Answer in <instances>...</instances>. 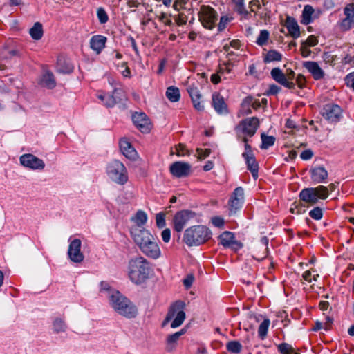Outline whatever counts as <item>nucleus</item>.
<instances>
[{
  "instance_id": "f257e3e1",
  "label": "nucleus",
  "mask_w": 354,
  "mask_h": 354,
  "mask_svg": "<svg viewBox=\"0 0 354 354\" xmlns=\"http://www.w3.org/2000/svg\"><path fill=\"white\" fill-rule=\"evenodd\" d=\"M100 292L108 299L109 305L119 315L127 318H133L136 316V307L118 290L113 288L109 283L101 282Z\"/></svg>"
},
{
  "instance_id": "f03ea898",
  "label": "nucleus",
  "mask_w": 354,
  "mask_h": 354,
  "mask_svg": "<svg viewBox=\"0 0 354 354\" xmlns=\"http://www.w3.org/2000/svg\"><path fill=\"white\" fill-rule=\"evenodd\" d=\"M131 238L141 252L148 258L158 259L161 257L158 242L148 230L133 228Z\"/></svg>"
},
{
  "instance_id": "7ed1b4c3",
  "label": "nucleus",
  "mask_w": 354,
  "mask_h": 354,
  "mask_svg": "<svg viewBox=\"0 0 354 354\" xmlns=\"http://www.w3.org/2000/svg\"><path fill=\"white\" fill-rule=\"evenodd\" d=\"M152 269L149 262L142 256L136 257L129 260L128 264V276L130 280L140 284L149 278Z\"/></svg>"
},
{
  "instance_id": "20e7f679",
  "label": "nucleus",
  "mask_w": 354,
  "mask_h": 354,
  "mask_svg": "<svg viewBox=\"0 0 354 354\" xmlns=\"http://www.w3.org/2000/svg\"><path fill=\"white\" fill-rule=\"evenodd\" d=\"M212 236L210 230L204 225H195L187 228L183 240L188 246H196L205 243Z\"/></svg>"
},
{
  "instance_id": "39448f33",
  "label": "nucleus",
  "mask_w": 354,
  "mask_h": 354,
  "mask_svg": "<svg viewBox=\"0 0 354 354\" xmlns=\"http://www.w3.org/2000/svg\"><path fill=\"white\" fill-rule=\"evenodd\" d=\"M106 174L113 183L124 185L129 180L128 171L125 165L118 160H112L106 165Z\"/></svg>"
},
{
  "instance_id": "423d86ee",
  "label": "nucleus",
  "mask_w": 354,
  "mask_h": 354,
  "mask_svg": "<svg viewBox=\"0 0 354 354\" xmlns=\"http://www.w3.org/2000/svg\"><path fill=\"white\" fill-rule=\"evenodd\" d=\"M185 303L178 300L175 301L169 308L168 313L164 320L162 325L165 326L167 323L172 320L171 327L176 328L180 326L185 319Z\"/></svg>"
},
{
  "instance_id": "0eeeda50",
  "label": "nucleus",
  "mask_w": 354,
  "mask_h": 354,
  "mask_svg": "<svg viewBox=\"0 0 354 354\" xmlns=\"http://www.w3.org/2000/svg\"><path fill=\"white\" fill-rule=\"evenodd\" d=\"M328 196L327 187L319 185L317 187L305 188L299 194L301 201L311 205L316 204L319 199L324 200Z\"/></svg>"
},
{
  "instance_id": "6e6552de",
  "label": "nucleus",
  "mask_w": 354,
  "mask_h": 354,
  "mask_svg": "<svg viewBox=\"0 0 354 354\" xmlns=\"http://www.w3.org/2000/svg\"><path fill=\"white\" fill-rule=\"evenodd\" d=\"M259 120L252 117L243 120L236 127V132L239 138H242L245 144H248L246 136H252L259 126Z\"/></svg>"
},
{
  "instance_id": "1a4fd4ad",
  "label": "nucleus",
  "mask_w": 354,
  "mask_h": 354,
  "mask_svg": "<svg viewBox=\"0 0 354 354\" xmlns=\"http://www.w3.org/2000/svg\"><path fill=\"white\" fill-rule=\"evenodd\" d=\"M196 219L195 212L189 210L180 211L174 217V229L178 232H181L187 223Z\"/></svg>"
},
{
  "instance_id": "9d476101",
  "label": "nucleus",
  "mask_w": 354,
  "mask_h": 354,
  "mask_svg": "<svg viewBox=\"0 0 354 354\" xmlns=\"http://www.w3.org/2000/svg\"><path fill=\"white\" fill-rule=\"evenodd\" d=\"M201 23L205 28L212 30L217 21L216 12L209 6H202L199 12Z\"/></svg>"
},
{
  "instance_id": "9b49d317",
  "label": "nucleus",
  "mask_w": 354,
  "mask_h": 354,
  "mask_svg": "<svg viewBox=\"0 0 354 354\" xmlns=\"http://www.w3.org/2000/svg\"><path fill=\"white\" fill-rule=\"evenodd\" d=\"M20 164L29 169L41 171L45 168L44 161L32 153H25L19 157Z\"/></svg>"
},
{
  "instance_id": "f8f14e48",
  "label": "nucleus",
  "mask_w": 354,
  "mask_h": 354,
  "mask_svg": "<svg viewBox=\"0 0 354 354\" xmlns=\"http://www.w3.org/2000/svg\"><path fill=\"white\" fill-rule=\"evenodd\" d=\"M321 114L329 122L336 123L342 116V110L339 106L329 103L323 106Z\"/></svg>"
},
{
  "instance_id": "ddd939ff",
  "label": "nucleus",
  "mask_w": 354,
  "mask_h": 354,
  "mask_svg": "<svg viewBox=\"0 0 354 354\" xmlns=\"http://www.w3.org/2000/svg\"><path fill=\"white\" fill-rule=\"evenodd\" d=\"M82 242L79 239H69L68 248V259L73 263H80L84 261V256L81 251Z\"/></svg>"
},
{
  "instance_id": "4468645a",
  "label": "nucleus",
  "mask_w": 354,
  "mask_h": 354,
  "mask_svg": "<svg viewBox=\"0 0 354 354\" xmlns=\"http://www.w3.org/2000/svg\"><path fill=\"white\" fill-rule=\"evenodd\" d=\"M244 202V190L241 187H236L229 201V211L230 214H235L239 210Z\"/></svg>"
},
{
  "instance_id": "2eb2a0df",
  "label": "nucleus",
  "mask_w": 354,
  "mask_h": 354,
  "mask_svg": "<svg viewBox=\"0 0 354 354\" xmlns=\"http://www.w3.org/2000/svg\"><path fill=\"white\" fill-rule=\"evenodd\" d=\"M242 156L245 160L248 169L252 173L254 179L257 180L258 178V165L248 144H245V152Z\"/></svg>"
},
{
  "instance_id": "dca6fc26",
  "label": "nucleus",
  "mask_w": 354,
  "mask_h": 354,
  "mask_svg": "<svg viewBox=\"0 0 354 354\" xmlns=\"http://www.w3.org/2000/svg\"><path fill=\"white\" fill-rule=\"evenodd\" d=\"M218 239L222 245L230 248L234 251H237L243 247L241 242L234 239V234L228 231L222 233Z\"/></svg>"
},
{
  "instance_id": "f3484780",
  "label": "nucleus",
  "mask_w": 354,
  "mask_h": 354,
  "mask_svg": "<svg viewBox=\"0 0 354 354\" xmlns=\"http://www.w3.org/2000/svg\"><path fill=\"white\" fill-rule=\"evenodd\" d=\"M344 13L346 16L344 19L339 22V28L342 31H347L354 26V6L349 4L345 7Z\"/></svg>"
},
{
  "instance_id": "a211bd4d",
  "label": "nucleus",
  "mask_w": 354,
  "mask_h": 354,
  "mask_svg": "<svg viewBox=\"0 0 354 354\" xmlns=\"http://www.w3.org/2000/svg\"><path fill=\"white\" fill-rule=\"evenodd\" d=\"M170 172L176 177H185L190 174L191 165L187 162H175L170 166Z\"/></svg>"
},
{
  "instance_id": "6ab92c4d",
  "label": "nucleus",
  "mask_w": 354,
  "mask_h": 354,
  "mask_svg": "<svg viewBox=\"0 0 354 354\" xmlns=\"http://www.w3.org/2000/svg\"><path fill=\"white\" fill-rule=\"evenodd\" d=\"M132 120L134 124L142 133H147L151 129V122L144 113H136L132 115Z\"/></svg>"
},
{
  "instance_id": "aec40b11",
  "label": "nucleus",
  "mask_w": 354,
  "mask_h": 354,
  "mask_svg": "<svg viewBox=\"0 0 354 354\" xmlns=\"http://www.w3.org/2000/svg\"><path fill=\"white\" fill-rule=\"evenodd\" d=\"M260 107V103L252 97L248 96L242 102L238 116L241 117L251 113L252 109Z\"/></svg>"
},
{
  "instance_id": "412c9836",
  "label": "nucleus",
  "mask_w": 354,
  "mask_h": 354,
  "mask_svg": "<svg viewBox=\"0 0 354 354\" xmlns=\"http://www.w3.org/2000/svg\"><path fill=\"white\" fill-rule=\"evenodd\" d=\"M214 110L218 114H226L227 113V104L225 102L224 98L218 93L212 94V103Z\"/></svg>"
},
{
  "instance_id": "4be33fe9",
  "label": "nucleus",
  "mask_w": 354,
  "mask_h": 354,
  "mask_svg": "<svg viewBox=\"0 0 354 354\" xmlns=\"http://www.w3.org/2000/svg\"><path fill=\"white\" fill-rule=\"evenodd\" d=\"M303 66L312 74L315 80L324 78V72L317 62L310 61L304 62Z\"/></svg>"
},
{
  "instance_id": "5701e85b",
  "label": "nucleus",
  "mask_w": 354,
  "mask_h": 354,
  "mask_svg": "<svg viewBox=\"0 0 354 354\" xmlns=\"http://www.w3.org/2000/svg\"><path fill=\"white\" fill-rule=\"evenodd\" d=\"M120 149L122 153L129 160H136L137 152L126 139L120 141Z\"/></svg>"
},
{
  "instance_id": "b1692460",
  "label": "nucleus",
  "mask_w": 354,
  "mask_h": 354,
  "mask_svg": "<svg viewBox=\"0 0 354 354\" xmlns=\"http://www.w3.org/2000/svg\"><path fill=\"white\" fill-rule=\"evenodd\" d=\"M106 37L102 35L93 36L90 39V46L97 54H100L104 48Z\"/></svg>"
},
{
  "instance_id": "393cba45",
  "label": "nucleus",
  "mask_w": 354,
  "mask_h": 354,
  "mask_svg": "<svg viewBox=\"0 0 354 354\" xmlns=\"http://www.w3.org/2000/svg\"><path fill=\"white\" fill-rule=\"evenodd\" d=\"M311 178L316 183L324 182L328 178V171L323 167H315L310 169Z\"/></svg>"
},
{
  "instance_id": "a878e982",
  "label": "nucleus",
  "mask_w": 354,
  "mask_h": 354,
  "mask_svg": "<svg viewBox=\"0 0 354 354\" xmlns=\"http://www.w3.org/2000/svg\"><path fill=\"white\" fill-rule=\"evenodd\" d=\"M285 26L293 38L296 39L300 36L299 27L295 18L288 16L285 21Z\"/></svg>"
},
{
  "instance_id": "bb28decb",
  "label": "nucleus",
  "mask_w": 354,
  "mask_h": 354,
  "mask_svg": "<svg viewBox=\"0 0 354 354\" xmlns=\"http://www.w3.org/2000/svg\"><path fill=\"white\" fill-rule=\"evenodd\" d=\"M51 329L53 334L59 335L66 332L68 326L65 319L62 317H55L52 321Z\"/></svg>"
},
{
  "instance_id": "cd10ccee",
  "label": "nucleus",
  "mask_w": 354,
  "mask_h": 354,
  "mask_svg": "<svg viewBox=\"0 0 354 354\" xmlns=\"http://www.w3.org/2000/svg\"><path fill=\"white\" fill-rule=\"evenodd\" d=\"M131 221L134 222L135 225L130 228L131 234L133 228L139 227L140 229H145L144 225L147 221V215L145 212L139 210L136 215L131 218Z\"/></svg>"
},
{
  "instance_id": "c85d7f7f",
  "label": "nucleus",
  "mask_w": 354,
  "mask_h": 354,
  "mask_svg": "<svg viewBox=\"0 0 354 354\" xmlns=\"http://www.w3.org/2000/svg\"><path fill=\"white\" fill-rule=\"evenodd\" d=\"M57 71L60 73H71L73 71V66L68 60L59 57L57 59Z\"/></svg>"
},
{
  "instance_id": "c756f323",
  "label": "nucleus",
  "mask_w": 354,
  "mask_h": 354,
  "mask_svg": "<svg viewBox=\"0 0 354 354\" xmlns=\"http://www.w3.org/2000/svg\"><path fill=\"white\" fill-rule=\"evenodd\" d=\"M185 329H181L180 331L176 332L171 335H169L167 339V350L169 351H173L181 335L185 334Z\"/></svg>"
},
{
  "instance_id": "7c9ffc66",
  "label": "nucleus",
  "mask_w": 354,
  "mask_h": 354,
  "mask_svg": "<svg viewBox=\"0 0 354 354\" xmlns=\"http://www.w3.org/2000/svg\"><path fill=\"white\" fill-rule=\"evenodd\" d=\"M41 84L48 89L54 88L56 86V82L53 74L49 71L46 72L41 80Z\"/></svg>"
},
{
  "instance_id": "2f4dec72",
  "label": "nucleus",
  "mask_w": 354,
  "mask_h": 354,
  "mask_svg": "<svg viewBox=\"0 0 354 354\" xmlns=\"http://www.w3.org/2000/svg\"><path fill=\"white\" fill-rule=\"evenodd\" d=\"M166 96L172 102H178L180 100V91L177 87L169 86L166 91Z\"/></svg>"
},
{
  "instance_id": "473e14b6",
  "label": "nucleus",
  "mask_w": 354,
  "mask_h": 354,
  "mask_svg": "<svg viewBox=\"0 0 354 354\" xmlns=\"http://www.w3.org/2000/svg\"><path fill=\"white\" fill-rule=\"evenodd\" d=\"M29 33L31 37L35 40H39L42 37L43 28L42 25L39 22H36L30 29Z\"/></svg>"
},
{
  "instance_id": "72a5a7b5",
  "label": "nucleus",
  "mask_w": 354,
  "mask_h": 354,
  "mask_svg": "<svg viewBox=\"0 0 354 354\" xmlns=\"http://www.w3.org/2000/svg\"><path fill=\"white\" fill-rule=\"evenodd\" d=\"M314 12L313 8L309 6H305L302 12V19L301 22L305 25H307L311 22V17Z\"/></svg>"
},
{
  "instance_id": "f704fd0d",
  "label": "nucleus",
  "mask_w": 354,
  "mask_h": 354,
  "mask_svg": "<svg viewBox=\"0 0 354 354\" xmlns=\"http://www.w3.org/2000/svg\"><path fill=\"white\" fill-rule=\"evenodd\" d=\"M254 319L257 322H261L258 334L261 339H264L266 338V317L261 315H258L254 316Z\"/></svg>"
},
{
  "instance_id": "c9c22d12",
  "label": "nucleus",
  "mask_w": 354,
  "mask_h": 354,
  "mask_svg": "<svg viewBox=\"0 0 354 354\" xmlns=\"http://www.w3.org/2000/svg\"><path fill=\"white\" fill-rule=\"evenodd\" d=\"M270 75L272 79L280 84H283L286 78V75L279 68H274L271 71Z\"/></svg>"
},
{
  "instance_id": "e433bc0d",
  "label": "nucleus",
  "mask_w": 354,
  "mask_h": 354,
  "mask_svg": "<svg viewBox=\"0 0 354 354\" xmlns=\"http://www.w3.org/2000/svg\"><path fill=\"white\" fill-rule=\"evenodd\" d=\"M282 57V54L274 49H270L267 51V62H280Z\"/></svg>"
},
{
  "instance_id": "4c0bfd02",
  "label": "nucleus",
  "mask_w": 354,
  "mask_h": 354,
  "mask_svg": "<svg viewBox=\"0 0 354 354\" xmlns=\"http://www.w3.org/2000/svg\"><path fill=\"white\" fill-rule=\"evenodd\" d=\"M227 350L232 353H239L242 349L241 344L238 341H230L226 345Z\"/></svg>"
},
{
  "instance_id": "58836bf2",
  "label": "nucleus",
  "mask_w": 354,
  "mask_h": 354,
  "mask_svg": "<svg viewBox=\"0 0 354 354\" xmlns=\"http://www.w3.org/2000/svg\"><path fill=\"white\" fill-rule=\"evenodd\" d=\"M119 92L120 91L115 90L113 95H107L106 97L105 98L104 104L107 107H113L118 102L117 95L119 93Z\"/></svg>"
},
{
  "instance_id": "ea45409f",
  "label": "nucleus",
  "mask_w": 354,
  "mask_h": 354,
  "mask_svg": "<svg viewBox=\"0 0 354 354\" xmlns=\"http://www.w3.org/2000/svg\"><path fill=\"white\" fill-rule=\"evenodd\" d=\"M278 349L282 354H300L297 352L291 345L286 343L279 344Z\"/></svg>"
},
{
  "instance_id": "a19ab883",
  "label": "nucleus",
  "mask_w": 354,
  "mask_h": 354,
  "mask_svg": "<svg viewBox=\"0 0 354 354\" xmlns=\"http://www.w3.org/2000/svg\"><path fill=\"white\" fill-rule=\"evenodd\" d=\"M97 16L100 24H103L108 21L109 17L103 8H98L97 9Z\"/></svg>"
},
{
  "instance_id": "79ce46f5",
  "label": "nucleus",
  "mask_w": 354,
  "mask_h": 354,
  "mask_svg": "<svg viewBox=\"0 0 354 354\" xmlns=\"http://www.w3.org/2000/svg\"><path fill=\"white\" fill-rule=\"evenodd\" d=\"M187 92L189 94V96L191 99L197 98V97H201V95L200 93V91L198 88L194 85H189L187 87Z\"/></svg>"
},
{
  "instance_id": "37998d69",
  "label": "nucleus",
  "mask_w": 354,
  "mask_h": 354,
  "mask_svg": "<svg viewBox=\"0 0 354 354\" xmlns=\"http://www.w3.org/2000/svg\"><path fill=\"white\" fill-rule=\"evenodd\" d=\"M310 216L315 220H320L322 218L323 212L322 209L316 207L309 212Z\"/></svg>"
},
{
  "instance_id": "c03bdc74",
  "label": "nucleus",
  "mask_w": 354,
  "mask_h": 354,
  "mask_svg": "<svg viewBox=\"0 0 354 354\" xmlns=\"http://www.w3.org/2000/svg\"><path fill=\"white\" fill-rule=\"evenodd\" d=\"M156 225L159 228H163L165 225V214L162 212H160L156 216Z\"/></svg>"
},
{
  "instance_id": "a18cd8bd",
  "label": "nucleus",
  "mask_w": 354,
  "mask_h": 354,
  "mask_svg": "<svg viewBox=\"0 0 354 354\" xmlns=\"http://www.w3.org/2000/svg\"><path fill=\"white\" fill-rule=\"evenodd\" d=\"M118 71L125 77H129L131 76V72L129 68L127 66L126 62H122L120 65L118 66Z\"/></svg>"
},
{
  "instance_id": "49530a36",
  "label": "nucleus",
  "mask_w": 354,
  "mask_h": 354,
  "mask_svg": "<svg viewBox=\"0 0 354 354\" xmlns=\"http://www.w3.org/2000/svg\"><path fill=\"white\" fill-rule=\"evenodd\" d=\"M176 155L178 156H185L189 155V151L186 149L185 146L183 144H179L176 147Z\"/></svg>"
},
{
  "instance_id": "de8ad7c7",
  "label": "nucleus",
  "mask_w": 354,
  "mask_h": 354,
  "mask_svg": "<svg viewBox=\"0 0 354 354\" xmlns=\"http://www.w3.org/2000/svg\"><path fill=\"white\" fill-rule=\"evenodd\" d=\"M241 46V42L239 40H232L230 42V44H225L224 46V49L225 51H229L230 48H233L234 50H238Z\"/></svg>"
},
{
  "instance_id": "09e8293b",
  "label": "nucleus",
  "mask_w": 354,
  "mask_h": 354,
  "mask_svg": "<svg viewBox=\"0 0 354 354\" xmlns=\"http://www.w3.org/2000/svg\"><path fill=\"white\" fill-rule=\"evenodd\" d=\"M344 80L347 86L350 87L354 91V72L348 74L345 77Z\"/></svg>"
},
{
  "instance_id": "8fccbe9b",
  "label": "nucleus",
  "mask_w": 354,
  "mask_h": 354,
  "mask_svg": "<svg viewBox=\"0 0 354 354\" xmlns=\"http://www.w3.org/2000/svg\"><path fill=\"white\" fill-rule=\"evenodd\" d=\"M197 156L198 159H204L208 157L211 153V150L209 149H197Z\"/></svg>"
},
{
  "instance_id": "3c124183",
  "label": "nucleus",
  "mask_w": 354,
  "mask_h": 354,
  "mask_svg": "<svg viewBox=\"0 0 354 354\" xmlns=\"http://www.w3.org/2000/svg\"><path fill=\"white\" fill-rule=\"evenodd\" d=\"M236 8L237 11L241 14L246 16L248 12L244 8V0H236Z\"/></svg>"
},
{
  "instance_id": "603ef678",
  "label": "nucleus",
  "mask_w": 354,
  "mask_h": 354,
  "mask_svg": "<svg viewBox=\"0 0 354 354\" xmlns=\"http://www.w3.org/2000/svg\"><path fill=\"white\" fill-rule=\"evenodd\" d=\"M201 98V97H197L196 99V98L192 99L194 107L197 111H203V109H204V106H203L202 102L200 100Z\"/></svg>"
},
{
  "instance_id": "864d4df0",
  "label": "nucleus",
  "mask_w": 354,
  "mask_h": 354,
  "mask_svg": "<svg viewBox=\"0 0 354 354\" xmlns=\"http://www.w3.org/2000/svg\"><path fill=\"white\" fill-rule=\"evenodd\" d=\"M161 238L165 243H168L171 239V230L169 228H166L161 232Z\"/></svg>"
},
{
  "instance_id": "5fc2aeb1",
  "label": "nucleus",
  "mask_w": 354,
  "mask_h": 354,
  "mask_svg": "<svg viewBox=\"0 0 354 354\" xmlns=\"http://www.w3.org/2000/svg\"><path fill=\"white\" fill-rule=\"evenodd\" d=\"M230 21V19L225 16H223L220 19V21L218 23V29L219 31L223 30L225 28L226 25Z\"/></svg>"
},
{
  "instance_id": "6e6d98bb",
  "label": "nucleus",
  "mask_w": 354,
  "mask_h": 354,
  "mask_svg": "<svg viewBox=\"0 0 354 354\" xmlns=\"http://www.w3.org/2000/svg\"><path fill=\"white\" fill-rule=\"evenodd\" d=\"M305 44L308 46H315L317 44L318 40L314 35H310L305 41H303Z\"/></svg>"
},
{
  "instance_id": "4d7b16f0",
  "label": "nucleus",
  "mask_w": 354,
  "mask_h": 354,
  "mask_svg": "<svg viewBox=\"0 0 354 354\" xmlns=\"http://www.w3.org/2000/svg\"><path fill=\"white\" fill-rule=\"evenodd\" d=\"M308 46H307L304 43H303V42L301 43L300 51H301V54L303 57H307L311 53V50L308 48Z\"/></svg>"
},
{
  "instance_id": "13d9d810",
  "label": "nucleus",
  "mask_w": 354,
  "mask_h": 354,
  "mask_svg": "<svg viewBox=\"0 0 354 354\" xmlns=\"http://www.w3.org/2000/svg\"><path fill=\"white\" fill-rule=\"evenodd\" d=\"M281 91V88L276 84H270L267 91V95H276Z\"/></svg>"
},
{
  "instance_id": "bf43d9fd",
  "label": "nucleus",
  "mask_w": 354,
  "mask_h": 354,
  "mask_svg": "<svg viewBox=\"0 0 354 354\" xmlns=\"http://www.w3.org/2000/svg\"><path fill=\"white\" fill-rule=\"evenodd\" d=\"M257 44L259 46H263L266 44V30H261L260 35L257 39Z\"/></svg>"
},
{
  "instance_id": "052dcab7",
  "label": "nucleus",
  "mask_w": 354,
  "mask_h": 354,
  "mask_svg": "<svg viewBox=\"0 0 354 354\" xmlns=\"http://www.w3.org/2000/svg\"><path fill=\"white\" fill-rule=\"evenodd\" d=\"M212 224L218 227H222L224 225V221L221 217L216 216L212 219Z\"/></svg>"
},
{
  "instance_id": "680f3d73",
  "label": "nucleus",
  "mask_w": 354,
  "mask_h": 354,
  "mask_svg": "<svg viewBox=\"0 0 354 354\" xmlns=\"http://www.w3.org/2000/svg\"><path fill=\"white\" fill-rule=\"evenodd\" d=\"M250 8L252 12H257L260 8V2L259 0H252L250 2Z\"/></svg>"
},
{
  "instance_id": "e2e57ef3",
  "label": "nucleus",
  "mask_w": 354,
  "mask_h": 354,
  "mask_svg": "<svg viewBox=\"0 0 354 354\" xmlns=\"http://www.w3.org/2000/svg\"><path fill=\"white\" fill-rule=\"evenodd\" d=\"M296 82L300 88H304L306 84L305 77L301 74L298 75L296 78Z\"/></svg>"
},
{
  "instance_id": "0e129e2a",
  "label": "nucleus",
  "mask_w": 354,
  "mask_h": 354,
  "mask_svg": "<svg viewBox=\"0 0 354 354\" xmlns=\"http://www.w3.org/2000/svg\"><path fill=\"white\" fill-rule=\"evenodd\" d=\"M260 70L259 64H252L249 66V73L252 75L257 76V71Z\"/></svg>"
},
{
  "instance_id": "69168bd1",
  "label": "nucleus",
  "mask_w": 354,
  "mask_h": 354,
  "mask_svg": "<svg viewBox=\"0 0 354 354\" xmlns=\"http://www.w3.org/2000/svg\"><path fill=\"white\" fill-rule=\"evenodd\" d=\"M313 151L310 149H307V150H305L304 151L301 155H300V157L302 160H309L312 157H313Z\"/></svg>"
},
{
  "instance_id": "338daca9",
  "label": "nucleus",
  "mask_w": 354,
  "mask_h": 354,
  "mask_svg": "<svg viewBox=\"0 0 354 354\" xmlns=\"http://www.w3.org/2000/svg\"><path fill=\"white\" fill-rule=\"evenodd\" d=\"M294 207H292L290 209V211L292 214H301L302 212H305V210L302 209V207L299 206V205H297L295 203L293 204Z\"/></svg>"
},
{
  "instance_id": "774afa93",
  "label": "nucleus",
  "mask_w": 354,
  "mask_h": 354,
  "mask_svg": "<svg viewBox=\"0 0 354 354\" xmlns=\"http://www.w3.org/2000/svg\"><path fill=\"white\" fill-rule=\"evenodd\" d=\"M194 281V277L190 275L187 276L184 280H183V284L186 288H189L192 283Z\"/></svg>"
}]
</instances>
